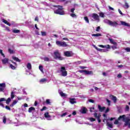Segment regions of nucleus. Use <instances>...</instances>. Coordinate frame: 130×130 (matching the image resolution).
I'll list each match as a JSON object with an SVG mask.
<instances>
[{
    "label": "nucleus",
    "mask_w": 130,
    "mask_h": 130,
    "mask_svg": "<svg viewBox=\"0 0 130 130\" xmlns=\"http://www.w3.org/2000/svg\"><path fill=\"white\" fill-rule=\"evenodd\" d=\"M94 48L98 50V51H101V52H105L107 51V50H104V49H99L96 46H94Z\"/></svg>",
    "instance_id": "4468645a"
},
{
    "label": "nucleus",
    "mask_w": 130,
    "mask_h": 130,
    "mask_svg": "<svg viewBox=\"0 0 130 130\" xmlns=\"http://www.w3.org/2000/svg\"><path fill=\"white\" fill-rule=\"evenodd\" d=\"M43 59L45 61H49V58H48V57H45L43 58Z\"/></svg>",
    "instance_id": "a19ab883"
},
{
    "label": "nucleus",
    "mask_w": 130,
    "mask_h": 130,
    "mask_svg": "<svg viewBox=\"0 0 130 130\" xmlns=\"http://www.w3.org/2000/svg\"><path fill=\"white\" fill-rule=\"evenodd\" d=\"M2 62L3 64H6V63H8V62H9V59L8 58H5L2 59Z\"/></svg>",
    "instance_id": "2eb2a0df"
},
{
    "label": "nucleus",
    "mask_w": 130,
    "mask_h": 130,
    "mask_svg": "<svg viewBox=\"0 0 130 130\" xmlns=\"http://www.w3.org/2000/svg\"><path fill=\"white\" fill-rule=\"evenodd\" d=\"M3 123H6L7 122V117H6V116H4L3 117Z\"/></svg>",
    "instance_id": "f704fd0d"
},
{
    "label": "nucleus",
    "mask_w": 130,
    "mask_h": 130,
    "mask_svg": "<svg viewBox=\"0 0 130 130\" xmlns=\"http://www.w3.org/2000/svg\"><path fill=\"white\" fill-rule=\"evenodd\" d=\"M64 55L67 57L72 56V52L69 51H65L64 52Z\"/></svg>",
    "instance_id": "9b49d317"
},
{
    "label": "nucleus",
    "mask_w": 130,
    "mask_h": 130,
    "mask_svg": "<svg viewBox=\"0 0 130 130\" xmlns=\"http://www.w3.org/2000/svg\"><path fill=\"white\" fill-rule=\"evenodd\" d=\"M105 23L106 24H108V25H110V22H111V20H109L108 19H106L104 20Z\"/></svg>",
    "instance_id": "2f4dec72"
},
{
    "label": "nucleus",
    "mask_w": 130,
    "mask_h": 130,
    "mask_svg": "<svg viewBox=\"0 0 130 130\" xmlns=\"http://www.w3.org/2000/svg\"><path fill=\"white\" fill-rule=\"evenodd\" d=\"M125 50H126L127 52H130V48L129 47L126 48L125 49Z\"/></svg>",
    "instance_id": "09e8293b"
},
{
    "label": "nucleus",
    "mask_w": 130,
    "mask_h": 130,
    "mask_svg": "<svg viewBox=\"0 0 130 130\" xmlns=\"http://www.w3.org/2000/svg\"><path fill=\"white\" fill-rule=\"evenodd\" d=\"M128 126V127L130 128V122L127 124L126 126Z\"/></svg>",
    "instance_id": "338daca9"
},
{
    "label": "nucleus",
    "mask_w": 130,
    "mask_h": 130,
    "mask_svg": "<svg viewBox=\"0 0 130 130\" xmlns=\"http://www.w3.org/2000/svg\"><path fill=\"white\" fill-rule=\"evenodd\" d=\"M44 116L48 120H51V116L49 115V113L48 112H47L44 114Z\"/></svg>",
    "instance_id": "1a4fd4ad"
},
{
    "label": "nucleus",
    "mask_w": 130,
    "mask_h": 130,
    "mask_svg": "<svg viewBox=\"0 0 130 130\" xmlns=\"http://www.w3.org/2000/svg\"><path fill=\"white\" fill-rule=\"evenodd\" d=\"M46 104H50V101L49 100V99L46 100Z\"/></svg>",
    "instance_id": "864d4df0"
},
{
    "label": "nucleus",
    "mask_w": 130,
    "mask_h": 130,
    "mask_svg": "<svg viewBox=\"0 0 130 130\" xmlns=\"http://www.w3.org/2000/svg\"><path fill=\"white\" fill-rule=\"evenodd\" d=\"M94 117H96V118H97L99 122H101V120H100V116H101V115L100 114H98L95 113L94 114Z\"/></svg>",
    "instance_id": "9d476101"
},
{
    "label": "nucleus",
    "mask_w": 130,
    "mask_h": 130,
    "mask_svg": "<svg viewBox=\"0 0 130 130\" xmlns=\"http://www.w3.org/2000/svg\"><path fill=\"white\" fill-rule=\"evenodd\" d=\"M94 107H93V108H90V112H93V110H94Z\"/></svg>",
    "instance_id": "0e129e2a"
},
{
    "label": "nucleus",
    "mask_w": 130,
    "mask_h": 130,
    "mask_svg": "<svg viewBox=\"0 0 130 130\" xmlns=\"http://www.w3.org/2000/svg\"><path fill=\"white\" fill-rule=\"evenodd\" d=\"M96 31L97 32H99V31H100V26H98L96 27Z\"/></svg>",
    "instance_id": "603ef678"
},
{
    "label": "nucleus",
    "mask_w": 130,
    "mask_h": 130,
    "mask_svg": "<svg viewBox=\"0 0 130 130\" xmlns=\"http://www.w3.org/2000/svg\"><path fill=\"white\" fill-rule=\"evenodd\" d=\"M121 23V25H122V26H125L126 27H129V24L124 22V21H120Z\"/></svg>",
    "instance_id": "f8f14e48"
},
{
    "label": "nucleus",
    "mask_w": 130,
    "mask_h": 130,
    "mask_svg": "<svg viewBox=\"0 0 130 130\" xmlns=\"http://www.w3.org/2000/svg\"><path fill=\"white\" fill-rule=\"evenodd\" d=\"M47 81V80L46 79L43 78L40 81V82H41L42 84H43V83H46Z\"/></svg>",
    "instance_id": "bb28decb"
},
{
    "label": "nucleus",
    "mask_w": 130,
    "mask_h": 130,
    "mask_svg": "<svg viewBox=\"0 0 130 130\" xmlns=\"http://www.w3.org/2000/svg\"><path fill=\"white\" fill-rule=\"evenodd\" d=\"M5 101H6L7 104H10V102L11 101V98H9L7 100H6V99L5 98L0 99V106H2L3 108H5V106L4 105V104H3V102Z\"/></svg>",
    "instance_id": "7ed1b4c3"
},
{
    "label": "nucleus",
    "mask_w": 130,
    "mask_h": 130,
    "mask_svg": "<svg viewBox=\"0 0 130 130\" xmlns=\"http://www.w3.org/2000/svg\"><path fill=\"white\" fill-rule=\"evenodd\" d=\"M0 87H6V83H0Z\"/></svg>",
    "instance_id": "c03bdc74"
},
{
    "label": "nucleus",
    "mask_w": 130,
    "mask_h": 130,
    "mask_svg": "<svg viewBox=\"0 0 130 130\" xmlns=\"http://www.w3.org/2000/svg\"><path fill=\"white\" fill-rule=\"evenodd\" d=\"M84 19L86 21V23H89V19L87 17H84Z\"/></svg>",
    "instance_id": "79ce46f5"
},
{
    "label": "nucleus",
    "mask_w": 130,
    "mask_h": 130,
    "mask_svg": "<svg viewBox=\"0 0 130 130\" xmlns=\"http://www.w3.org/2000/svg\"><path fill=\"white\" fill-rule=\"evenodd\" d=\"M32 110H35V108H34V107H31L29 108L28 112L31 113L32 112Z\"/></svg>",
    "instance_id": "473e14b6"
},
{
    "label": "nucleus",
    "mask_w": 130,
    "mask_h": 130,
    "mask_svg": "<svg viewBox=\"0 0 130 130\" xmlns=\"http://www.w3.org/2000/svg\"><path fill=\"white\" fill-rule=\"evenodd\" d=\"M118 120H115L114 121V124H118Z\"/></svg>",
    "instance_id": "6e6d98bb"
},
{
    "label": "nucleus",
    "mask_w": 130,
    "mask_h": 130,
    "mask_svg": "<svg viewBox=\"0 0 130 130\" xmlns=\"http://www.w3.org/2000/svg\"><path fill=\"white\" fill-rule=\"evenodd\" d=\"M117 25H118V23L116 21H111V22L110 23V26H111L112 27H117Z\"/></svg>",
    "instance_id": "6e6552de"
},
{
    "label": "nucleus",
    "mask_w": 130,
    "mask_h": 130,
    "mask_svg": "<svg viewBox=\"0 0 130 130\" xmlns=\"http://www.w3.org/2000/svg\"><path fill=\"white\" fill-rule=\"evenodd\" d=\"M10 68H11V69H12V70H16V67L13 66V64H10Z\"/></svg>",
    "instance_id": "4c0bfd02"
},
{
    "label": "nucleus",
    "mask_w": 130,
    "mask_h": 130,
    "mask_svg": "<svg viewBox=\"0 0 130 130\" xmlns=\"http://www.w3.org/2000/svg\"><path fill=\"white\" fill-rule=\"evenodd\" d=\"M0 53H1V55H2V56H3V57H5V54H4L3 53V50H0Z\"/></svg>",
    "instance_id": "de8ad7c7"
},
{
    "label": "nucleus",
    "mask_w": 130,
    "mask_h": 130,
    "mask_svg": "<svg viewBox=\"0 0 130 130\" xmlns=\"http://www.w3.org/2000/svg\"><path fill=\"white\" fill-rule=\"evenodd\" d=\"M79 73H81V74L84 73V75H92V71H88L86 70H80L79 71Z\"/></svg>",
    "instance_id": "0eeeda50"
},
{
    "label": "nucleus",
    "mask_w": 130,
    "mask_h": 130,
    "mask_svg": "<svg viewBox=\"0 0 130 130\" xmlns=\"http://www.w3.org/2000/svg\"><path fill=\"white\" fill-rule=\"evenodd\" d=\"M27 68L28 70H31L32 69V66L31 65V63H28L26 65Z\"/></svg>",
    "instance_id": "a878e982"
},
{
    "label": "nucleus",
    "mask_w": 130,
    "mask_h": 130,
    "mask_svg": "<svg viewBox=\"0 0 130 130\" xmlns=\"http://www.w3.org/2000/svg\"><path fill=\"white\" fill-rule=\"evenodd\" d=\"M11 99H14V98H15V92H14V91L11 92Z\"/></svg>",
    "instance_id": "72a5a7b5"
},
{
    "label": "nucleus",
    "mask_w": 130,
    "mask_h": 130,
    "mask_svg": "<svg viewBox=\"0 0 130 130\" xmlns=\"http://www.w3.org/2000/svg\"><path fill=\"white\" fill-rule=\"evenodd\" d=\"M74 11H75V8L71 9V13H74Z\"/></svg>",
    "instance_id": "69168bd1"
},
{
    "label": "nucleus",
    "mask_w": 130,
    "mask_h": 130,
    "mask_svg": "<svg viewBox=\"0 0 130 130\" xmlns=\"http://www.w3.org/2000/svg\"><path fill=\"white\" fill-rule=\"evenodd\" d=\"M110 97H111V98H112V100H113L114 103H115L116 102V100H117L116 96H115L114 95H111L110 96Z\"/></svg>",
    "instance_id": "a211bd4d"
},
{
    "label": "nucleus",
    "mask_w": 130,
    "mask_h": 130,
    "mask_svg": "<svg viewBox=\"0 0 130 130\" xmlns=\"http://www.w3.org/2000/svg\"><path fill=\"white\" fill-rule=\"evenodd\" d=\"M12 58L13 59H14V60H15L16 61H18V62H20V59H18V57H17L13 56Z\"/></svg>",
    "instance_id": "393cba45"
},
{
    "label": "nucleus",
    "mask_w": 130,
    "mask_h": 130,
    "mask_svg": "<svg viewBox=\"0 0 130 130\" xmlns=\"http://www.w3.org/2000/svg\"><path fill=\"white\" fill-rule=\"evenodd\" d=\"M59 94L60 95V96H61V97H67V96H68V95H67V94L64 93L62 91H60V92H59Z\"/></svg>",
    "instance_id": "aec40b11"
},
{
    "label": "nucleus",
    "mask_w": 130,
    "mask_h": 130,
    "mask_svg": "<svg viewBox=\"0 0 130 130\" xmlns=\"http://www.w3.org/2000/svg\"><path fill=\"white\" fill-rule=\"evenodd\" d=\"M58 73H60L62 77H67V76H68V72L66 70L65 67H61L60 68V72H58Z\"/></svg>",
    "instance_id": "39448f33"
},
{
    "label": "nucleus",
    "mask_w": 130,
    "mask_h": 130,
    "mask_svg": "<svg viewBox=\"0 0 130 130\" xmlns=\"http://www.w3.org/2000/svg\"><path fill=\"white\" fill-rule=\"evenodd\" d=\"M8 51L10 53H14V51L10 48L8 49Z\"/></svg>",
    "instance_id": "8fccbe9b"
},
{
    "label": "nucleus",
    "mask_w": 130,
    "mask_h": 130,
    "mask_svg": "<svg viewBox=\"0 0 130 130\" xmlns=\"http://www.w3.org/2000/svg\"><path fill=\"white\" fill-rule=\"evenodd\" d=\"M102 35L101 34H92V36L94 37H99L100 36H102Z\"/></svg>",
    "instance_id": "cd10ccee"
},
{
    "label": "nucleus",
    "mask_w": 130,
    "mask_h": 130,
    "mask_svg": "<svg viewBox=\"0 0 130 130\" xmlns=\"http://www.w3.org/2000/svg\"><path fill=\"white\" fill-rule=\"evenodd\" d=\"M107 125L109 126V127H110V128H112L113 127L112 125V123L108 122H107Z\"/></svg>",
    "instance_id": "b1692460"
},
{
    "label": "nucleus",
    "mask_w": 130,
    "mask_h": 130,
    "mask_svg": "<svg viewBox=\"0 0 130 130\" xmlns=\"http://www.w3.org/2000/svg\"><path fill=\"white\" fill-rule=\"evenodd\" d=\"M16 103H18V101H16V100L14 101L12 104L11 105V106H14V105H16Z\"/></svg>",
    "instance_id": "e433bc0d"
},
{
    "label": "nucleus",
    "mask_w": 130,
    "mask_h": 130,
    "mask_svg": "<svg viewBox=\"0 0 130 130\" xmlns=\"http://www.w3.org/2000/svg\"><path fill=\"white\" fill-rule=\"evenodd\" d=\"M106 100H107V102L108 103L109 106H110V103H111V102L108 99H107Z\"/></svg>",
    "instance_id": "4d7b16f0"
},
{
    "label": "nucleus",
    "mask_w": 130,
    "mask_h": 130,
    "mask_svg": "<svg viewBox=\"0 0 130 130\" xmlns=\"http://www.w3.org/2000/svg\"><path fill=\"white\" fill-rule=\"evenodd\" d=\"M125 110V111H128L129 110V107L128 105L126 106Z\"/></svg>",
    "instance_id": "37998d69"
},
{
    "label": "nucleus",
    "mask_w": 130,
    "mask_h": 130,
    "mask_svg": "<svg viewBox=\"0 0 130 130\" xmlns=\"http://www.w3.org/2000/svg\"><path fill=\"white\" fill-rule=\"evenodd\" d=\"M121 119H122L123 121H124V126H126L128 123H129L130 119L128 117L125 118V115H123L122 116H120L119 117L118 119V120H120Z\"/></svg>",
    "instance_id": "f257e3e1"
},
{
    "label": "nucleus",
    "mask_w": 130,
    "mask_h": 130,
    "mask_svg": "<svg viewBox=\"0 0 130 130\" xmlns=\"http://www.w3.org/2000/svg\"><path fill=\"white\" fill-rule=\"evenodd\" d=\"M54 57L56 59H59V60H63V58L60 56V53H59V51L58 50H56L54 52Z\"/></svg>",
    "instance_id": "20e7f679"
},
{
    "label": "nucleus",
    "mask_w": 130,
    "mask_h": 130,
    "mask_svg": "<svg viewBox=\"0 0 130 130\" xmlns=\"http://www.w3.org/2000/svg\"><path fill=\"white\" fill-rule=\"evenodd\" d=\"M5 108H6L8 110H11V108H10V107L6 106L5 107Z\"/></svg>",
    "instance_id": "e2e57ef3"
},
{
    "label": "nucleus",
    "mask_w": 130,
    "mask_h": 130,
    "mask_svg": "<svg viewBox=\"0 0 130 130\" xmlns=\"http://www.w3.org/2000/svg\"><path fill=\"white\" fill-rule=\"evenodd\" d=\"M42 36H46V32L45 31H41Z\"/></svg>",
    "instance_id": "49530a36"
},
{
    "label": "nucleus",
    "mask_w": 130,
    "mask_h": 130,
    "mask_svg": "<svg viewBox=\"0 0 130 130\" xmlns=\"http://www.w3.org/2000/svg\"><path fill=\"white\" fill-rule=\"evenodd\" d=\"M109 40L110 41V42L112 44H114V45H116V44H117L116 42L114 41V40H113L112 39H109Z\"/></svg>",
    "instance_id": "6ab92c4d"
},
{
    "label": "nucleus",
    "mask_w": 130,
    "mask_h": 130,
    "mask_svg": "<svg viewBox=\"0 0 130 130\" xmlns=\"http://www.w3.org/2000/svg\"><path fill=\"white\" fill-rule=\"evenodd\" d=\"M70 16L71 17H72L73 18H76L77 17V15H76V14L72 13L70 15Z\"/></svg>",
    "instance_id": "a18cd8bd"
},
{
    "label": "nucleus",
    "mask_w": 130,
    "mask_h": 130,
    "mask_svg": "<svg viewBox=\"0 0 130 130\" xmlns=\"http://www.w3.org/2000/svg\"><path fill=\"white\" fill-rule=\"evenodd\" d=\"M122 75H121V74H119L117 75V78H122Z\"/></svg>",
    "instance_id": "13d9d810"
},
{
    "label": "nucleus",
    "mask_w": 130,
    "mask_h": 130,
    "mask_svg": "<svg viewBox=\"0 0 130 130\" xmlns=\"http://www.w3.org/2000/svg\"><path fill=\"white\" fill-rule=\"evenodd\" d=\"M90 121H95V119L94 118H90Z\"/></svg>",
    "instance_id": "052dcab7"
},
{
    "label": "nucleus",
    "mask_w": 130,
    "mask_h": 130,
    "mask_svg": "<svg viewBox=\"0 0 130 130\" xmlns=\"http://www.w3.org/2000/svg\"><path fill=\"white\" fill-rule=\"evenodd\" d=\"M70 102L71 104H75V103H77V102H76V99H70Z\"/></svg>",
    "instance_id": "dca6fc26"
},
{
    "label": "nucleus",
    "mask_w": 130,
    "mask_h": 130,
    "mask_svg": "<svg viewBox=\"0 0 130 130\" xmlns=\"http://www.w3.org/2000/svg\"><path fill=\"white\" fill-rule=\"evenodd\" d=\"M89 102H90L91 103H94V100H92V99H89L88 100Z\"/></svg>",
    "instance_id": "680f3d73"
},
{
    "label": "nucleus",
    "mask_w": 130,
    "mask_h": 130,
    "mask_svg": "<svg viewBox=\"0 0 130 130\" xmlns=\"http://www.w3.org/2000/svg\"><path fill=\"white\" fill-rule=\"evenodd\" d=\"M3 90H5V87H0V91H3Z\"/></svg>",
    "instance_id": "774afa93"
},
{
    "label": "nucleus",
    "mask_w": 130,
    "mask_h": 130,
    "mask_svg": "<svg viewBox=\"0 0 130 130\" xmlns=\"http://www.w3.org/2000/svg\"><path fill=\"white\" fill-rule=\"evenodd\" d=\"M62 10H63L62 6H58V9L54 11V13L57 15H64V11Z\"/></svg>",
    "instance_id": "f03ea898"
},
{
    "label": "nucleus",
    "mask_w": 130,
    "mask_h": 130,
    "mask_svg": "<svg viewBox=\"0 0 130 130\" xmlns=\"http://www.w3.org/2000/svg\"><path fill=\"white\" fill-rule=\"evenodd\" d=\"M39 70L41 71V72H42V73H44V72L43 71V67L40 66H39Z\"/></svg>",
    "instance_id": "58836bf2"
},
{
    "label": "nucleus",
    "mask_w": 130,
    "mask_h": 130,
    "mask_svg": "<svg viewBox=\"0 0 130 130\" xmlns=\"http://www.w3.org/2000/svg\"><path fill=\"white\" fill-rule=\"evenodd\" d=\"M81 112L83 114H85L86 113V112H87V109H86L85 108H83L82 109H81Z\"/></svg>",
    "instance_id": "c85d7f7f"
},
{
    "label": "nucleus",
    "mask_w": 130,
    "mask_h": 130,
    "mask_svg": "<svg viewBox=\"0 0 130 130\" xmlns=\"http://www.w3.org/2000/svg\"><path fill=\"white\" fill-rule=\"evenodd\" d=\"M99 47H102V48H107V49H109L110 48V46L109 45H107L105 46L102 45H99Z\"/></svg>",
    "instance_id": "ddd939ff"
},
{
    "label": "nucleus",
    "mask_w": 130,
    "mask_h": 130,
    "mask_svg": "<svg viewBox=\"0 0 130 130\" xmlns=\"http://www.w3.org/2000/svg\"><path fill=\"white\" fill-rule=\"evenodd\" d=\"M123 8H124V9H128V8H129V6L128 5V4H127V3H126V2H125V5L123 6Z\"/></svg>",
    "instance_id": "7c9ffc66"
},
{
    "label": "nucleus",
    "mask_w": 130,
    "mask_h": 130,
    "mask_svg": "<svg viewBox=\"0 0 130 130\" xmlns=\"http://www.w3.org/2000/svg\"><path fill=\"white\" fill-rule=\"evenodd\" d=\"M67 114H68V113H63V114L61 115V117H63L66 116V115H67Z\"/></svg>",
    "instance_id": "3c124183"
},
{
    "label": "nucleus",
    "mask_w": 130,
    "mask_h": 130,
    "mask_svg": "<svg viewBox=\"0 0 130 130\" xmlns=\"http://www.w3.org/2000/svg\"><path fill=\"white\" fill-rule=\"evenodd\" d=\"M112 48L113 49V50H114V49H116L117 48V47L116 46H112Z\"/></svg>",
    "instance_id": "bf43d9fd"
},
{
    "label": "nucleus",
    "mask_w": 130,
    "mask_h": 130,
    "mask_svg": "<svg viewBox=\"0 0 130 130\" xmlns=\"http://www.w3.org/2000/svg\"><path fill=\"white\" fill-rule=\"evenodd\" d=\"M2 22H3V23H4L5 24H6V25H8V26H11V23L8 22V21L5 19H2Z\"/></svg>",
    "instance_id": "4be33fe9"
},
{
    "label": "nucleus",
    "mask_w": 130,
    "mask_h": 130,
    "mask_svg": "<svg viewBox=\"0 0 130 130\" xmlns=\"http://www.w3.org/2000/svg\"><path fill=\"white\" fill-rule=\"evenodd\" d=\"M89 17L91 19H93L94 21H98V22H99L100 21V19L99 18V15L96 13H93L92 14H91Z\"/></svg>",
    "instance_id": "423d86ee"
},
{
    "label": "nucleus",
    "mask_w": 130,
    "mask_h": 130,
    "mask_svg": "<svg viewBox=\"0 0 130 130\" xmlns=\"http://www.w3.org/2000/svg\"><path fill=\"white\" fill-rule=\"evenodd\" d=\"M68 44L65 42H62V47H67Z\"/></svg>",
    "instance_id": "c756f323"
},
{
    "label": "nucleus",
    "mask_w": 130,
    "mask_h": 130,
    "mask_svg": "<svg viewBox=\"0 0 130 130\" xmlns=\"http://www.w3.org/2000/svg\"><path fill=\"white\" fill-rule=\"evenodd\" d=\"M56 44L58 45V46H62V42H60L59 41H57L56 42Z\"/></svg>",
    "instance_id": "5701e85b"
},
{
    "label": "nucleus",
    "mask_w": 130,
    "mask_h": 130,
    "mask_svg": "<svg viewBox=\"0 0 130 130\" xmlns=\"http://www.w3.org/2000/svg\"><path fill=\"white\" fill-rule=\"evenodd\" d=\"M59 94L60 95V96H61V97H67V96H68V95H67V94L64 93L62 91H60V92H59Z\"/></svg>",
    "instance_id": "412c9836"
},
{
    "label": "nucleus",
    "mask_w": 130,
    "mask_h": 130,
    "mask_svg": "<svg viewBox=\"0 0 130 130\" xmlns=\"http://www.w3.org/2000/svg\"><path fill=\"white\" fill-rule=\"evenodd\" d=\"M98 108H99L100 111L101 112H102L103 111H104V110L106 108H105V107H102L101 106L99 105V106H98Z\"/></svg>",
    "instance_id": "f3484780"
},
{
    "label": "nucleus",
    "mask_w": 130,
    "mask_h": 130,
    "mask_svg": "<svg viewBox=\"0 0 130 130\" xmlns=\"http://www.w3.org/2000/svg\"><path fill=\"white\" fill-rule=\"evenodd\" d=\"M12 31L13 32V33H19L20 30H18V29H13L12 30Z\"/></svg>",
    "instance_id": "c9c22d12"
},
{
    "label": "nucleus",
    "mask_w": 130,
    "mask_h": 130,
    "mask_svg": "<svg viewBox=\"0 0 130 130\" xmlns=\"http://www.w3.org/2000/svg\"><path fill=\"white\" fill-rule=\"evenodd\" d=\"M47 108L46 107H43V108L41 110V111H43L44 110H46Z\"/></svg>",
    "instance_id": "5fc2aeb1"
},
{
    "label": "nucleus",
    "mask_w": 130,
    "mask_h": 130,
    "mask_svg": "<svg viewBox=\"0 0 130 130\" xmlns=\"http://www.w3.org/2000/svg\"><path fill=\"white\" fill-rule=\"evenodd\" d=\"M100 16L102 18H104V13L103 12H101L99 13Z\"/></svg>",
    "instance_id": "ea45409f"
}]
</instances>
